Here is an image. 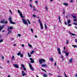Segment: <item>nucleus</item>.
Listing matches in <instances>:
<instances>
[{
  "instance_id": "1",
  "label": "nucleus",
  "mask_w": 77,
  "mask_h": 77,
  "mask_svg": "<svg viewBox=\"0 0 77 77\" xmlns=\"http://www.w3.org/2000/svg\"><path fill=\"white\" fill-rule=\"evenodd\" d=\"M38 21L40 23L41 29H44V27L43 26H42V23L41 22V21L39 19L38 20Z\"/></svg>"
},
{
  "instance_id": "2",
  "label": "nucleus",
  "mask_w": 77,
  "mask_h": 77,
  "mask_svg": "<svg viewBox=\"0 0 77 77\" xmlns=\"http://www.w3.org/2000/svg\"><path fill=\"white\" fill-rule=\"evenodd\" d=\"M22 18V20H23V23L25 24H26V25L27 26H28V23H27V20L25 19H23V18Z\"/></svg>"
},
{
  "instance_id": "3",
  "label": "nucleus",
  "mask_w": 77,
  "mask_h": 77,
  "mask_svg": "<svg viewBox=\"0 0 77 77\" xmlns=\"http://www.w3.org/2000/svg\"><path fill=\"white\" fill-rule=\"evenodd\" d=\"M39 62L40 64H41L42 63V62H45V60L44 59H40L39 60Z\"/></svg>"
},
{
  "instance_id": "4",
  "label": "nucleus",
  "mask_w": 77,
  "mask_h": 77,
  "mask_svg": "<svg viewBox=\"0 0 77 77\" xmlns=\"http://www.w3.org/2000/svg\"><path fill=\"white\" fill-rule=\"evenodd\" d=\"M18 12L19 13L20 15V16L21 18H24V17H23V14H22V13L20 12V10H18Z\"/></svg>"
},
{
  "instance_id": "5",
  "label": "nucleus",
  "mask_w": 77,
  "mask_h": 77,
  "mask_svg": "<svg viewBox=\"0 0 77 77\" xmlns=\"http://www.w3.org/2000/svg\"><path fill=\"white\" fill-rule=\"evenodd\" d=\"M29 67L30 68V69L32 70V71H34V69L33 68V67H32V65L30 63H29Z\"/></svg>"
},
{
  "instance_id": "6",
  "label": "nucleus",
  "mask_w": 77,
  "mask_h": 77,
  "mask_svg": "<svg viewBox=\"0 0 77 77\" xmlns=\"http://www.w3.org/2000/svg\"><path fill=\"white\" fill-rule=\"evenodd\" d=\"M22 75L23 76H24V75H26V73L24 72V71H22Z\"/></svg>"
},
{
  "instance_id": "7",
  "label": "nucleus",
  "mask_w": 77,
  "mask_h": 77,
  "mask_svg": "<svg viewBox=\"0 0 77 77\" xmlns=\"http://www.w3.org/2000/svg\"><path fill=\"white\" fill-rule=\"evenodd\" d=\"M13 66H14L15 68H19V66L17 64H14Z\"/></svg>"
},
{
  "instance_id": "8",
  "label": "nucleus",
  "mask_w": 77,
  "mask_h": 77,
  "mask_svg": "<svg viewBox=\"0 0 77 77\" xmlns=\"http://www.w3.org/2000/svg\"><path fill=\"white\" fill-rule=\"evenodd\" d=\"M8 32L7 33V35H9V33H12V31H10V30L9 29V28H8Z\"/></svg>"
},
{
  "instance_id": "9",
  "label": "nucleus",
  "mask_w": 77,
  "mask_h": 77,
  "mask_svg": "<svg viewBox=\"0 0 77 77\" xmlns=\"http://www.w3.org/2000/svg\"><path fill=\"white\" fill-rule=\"evenodd\" d=\"M30 60L31 61L30 62V63H35V61H34V60H33V59H32V58H30Z\"/></svg>"
},
{
  "instance_id": "10",
  "label": "nucleus",
  "mask_w": 77,
  "mask_h": 77,
  "mask_svg": "<svg viewBox=\"0 0 77 77\" xmlns=\"http://www.w3.org/2000/svg\"><path fill=\"white\" fill-rule=\"evenodd\" d=\"M10 23L11 24H16V23L12 21V20H11L10 21Z\"/></svg>"
},
{
  "instance_id": "11",
  "label": "nucleus",
  "mask_w": 77,
  "mask_h": 77,
  "mask_svg": "<svg viewBox=\"0 0 77 77\" xmlns=\"http://www.w3.org/2000/svg\"><path fill=\"white\" fill-rule=\"evenodd\" d=\"M64 53H66V56L68 57V54H69V53H68V52H66V51H64Z\"/></svg>"
},
{
  "instance_id": "12",
  "label": "nucleus",
  "mask_w": 77,
  "mask_h": 77,
  "mask_svg": "<svg viewBox=\"0 0 77 77\" xmlns=\"http://www.w3.org/2000/svg\"><path fill=\"white\" fill-rule=\"evenodd\" d=\"M42 66L43 67H47V65L46 64H42Z\"/></svg>"
},
{
  "instance_id": "13",
  "label": "nucleus",
  "mask_w": 77,
  "mask_h": 77,
  "mask_svg": "<svg viewBox=\"0 0 77 77\" xmlns=\"http://www.w3.org/2000/svg\"><path fill=\"white\" fill-rule=\"evenodd\" d=\"M49 60L50 61L53 62V57H51V58H50Z\"/></svg>"
},
{
  "instance_id": "14",
  "label": "nucleus",
  "mask_w": 77,
  "mask_h": 77,
  "mask_svg": "<svg viewBox=\"0 0 77 77\" xmlns=\"http://www.w3.org/2000/svg\"><path fill=\"white\" fill-rule=\"evenodd\" d=\"M58 19H59V22L60 23H61L62 22H61V20H60V16L58 17Z\"/></svg>"
},
{
  "instance_id": "15",
  "label": "nucleus",
  "mask_w": 77,
  "mask_h": 77,
  "mask_svg": "<svg viewBox=\"0 0 77 77\" xmlns=\"http://www.w3.org/2000/svg\"><path fill=\"white\" fill-rule=\"evenodd\" d=\"M0 23H2V24H5V21L3 20H1Z\"/></svg>"
},
{
  "instance_id": "16",
  "label": "nucleus",
  "mask_w": 77,
  "mask_h": 77,
  "mask_svg": "<svg viewBox=\"0 0 77 77\" xmlns=\"http://www.w3.org/2000/svg\"><path fill=\"white\" fill-rule=\"evenodd\" d=\"M9 21H11L12 20V17H9L8 19Z\"/></svg>"
},
{
  "instance_id": "17",
  "label": "nucleus",
  "mask_w": 77,
  "mask_h": 77,
  "mask_svg": "<svg viewBox=\"0 0 77 77\" xmlns=\"http://www.w3.org/2000/svg\"><path fill=\"white\" fill-rule=\"evenodd\" d=\"M4 27H5V26L4 25H2L1 27V26H0V28H1L2 29L3 28H4Z\"/></svg>"
},
{
  "instance_id": "18",
  "label": "nucleus",
  "mask_w": 77,
  "mask_h": 77,
  "mask_svg": "<svg viewBox=\"0 0 77 77\" xmlns=\"http://www.w3.org/2000/svg\"><path fill=\"white\" fill-rule=\"evenodd\" d=\"M71 20H68L67 21V23L68 24H69V23H71Z\"/></svg>"
},
{
  "instance_id": "19",
  "label": "nucleus",
  "mask_w": 77,
  "mask_h": 77,
  "mask_svg": "<svg viewBox=\"0 0 77 77\" xmlns=\"http://www.w3.org/2000/svg\"><path fill=\"white\" fill-rule=\"evenodd\" d=\"M69 62L70 63H72V59H71L69 60Z\"/></svg>"
},
{
  "instance_id": "20",
  "label": "nucleus",
  "mask_w": 77,
  "mask_h": 77,
  "mask_svg": "<svg viewBox=\"0 0 77 77\" xmlns=\"http://www.w3.org/2000/svg\"><path fill=\"white\" fill-rule=\"evenodd\" d=\"M63 5L65 6H68V3H64Z\"/></svg>"
},
{
  "instance_id": "21",
  "label": "nucleus",
  "mask_w": 77,
  "mask_h": 77,
  "mask_svg": "<svg viewBox=\"0 0 77 77\" xmlns=\"http://www.w3.org/2000/svg\"><path fill=\"white\" fill-rule=\"evenodd\" d=\"M70 35H72L73 36H75V35L74 34H73L71 33H69Z\"/></svg>"
},
{
  "instance_id": "22",
  "label": "nucleus",
  "mask_w": 77,
  "mask_h": 77,
  "mask_svg": "<svg viewBox=\"0 0 77 77\" xmlns=\"http://www.w3.org/2000/svg\"><path fill=\"white\" fill-rule=\"evenodd\" d=\"M35 52V51H32L30 53L31 54H33L34 53V52Z\"/></svg>"
},
{
  "instance_id": "23",
  "label": "nucleus",
  "mask_w": 77,
  "mask_h": 77,
  "mask_svg": "<svg viewBox=\"0 0 77 77\" xmlns=\"http://www.w3.org/2000/svg\"><path fill=\"white\" fill-rule=\"evenodd\" d=\"M57 50L58 51H60V48H58L57 49Z\"/></svg>"
},
{
  "instance_id": "24",
  "label": "nucleus",
  "mask_w": 77,
  "mask_h": 77,
  "mask_svg": "<svg viewBox=\"0 0 77 77\" xmlns=\"http://www.w3.org/2000/svg\"><path fill=\"white\" fill-rule=\"evenodd\" d=\"M33 11H36V9L35 7V6H34V9H33Z\"/></svg>"
},
{
  "instance_id": "25",
  "label": "nucleus",
  "mask_w": 77,
  "mask_h": 77,
  "mask_svg": "<svg viewBox=\"0 0 77 77\" xmlns=\"http://www.w3.org/2000/svg\"><path fill=\"white\" fill-rule=\"evenodd\" d=\"M43 76L45 77H47V75L46 74H43Z\"/></svg>"
},
{
  "instance_id": "26",
  "label": "nucleus",
  "mask_w": 77,
  "mask_h": 77,
  "mask_svg": "<svg viewBox=\"0 0 77 77\" xmlns=\"http://www.w3.org/2000/svg\"><path fill=\"white\" fill-rule=\"evenodd\" d=\"M17 55L18 56H20V55H21V52H18L17 54Z\"/></svg>"
},
{
  "instance_id": "27",
  "label": "nucleus",
  "mask_w": 77,
  "mask_h": 77,
  "mask_svg": "<svg viewBox=\"0 0 77 77\" xmlns=\"http://www.w3.org/2000/svg\"><path fill=\"white\" fill-rule=\"evenodd\" d=\"M72 47H73L74 48H75V47H77V46L76 45H72Z\"/></svg>"
},
{
  "instance_id": "28",
  "label": "nucleus",
  "mask_w": 77,
  "mask_h": 77,
  "mask_svg": "<svg viewBox=\"0 0 77 77\" xmlns=\"http://www.w3.org/2000/svg\"><path fill=\"white\" fill-rule=\"evenodd\" d=\"M69 2L70 3H74V2L73 1V0H70Z\"/></svg>"
},
{
  "instance_id": "29",
  "label": "nucleus",
  "mask_w": 77,
  "mask_h": 77,
  "mask_svg": "<svg viewBox=\"0 0 77 77\" xmlns=\"http://www.w3.org/2000/svg\"><path fill=\"white\" fill-rule=\"evenodd\" d=\"M28 56L29 57H32V55H30V54H29V53H28Z\"/></svg>"
},
{
  "instance_id": "30",
  "label": "nucleus",
  "mask_w": 77,
  "mask_h": 77,
  "mask_svg": "<svg viewBox=\"0 0 77 77\" xmlns=\"http://www.w3.org/2000/svg\"><path fill=\"white\" fill-rule=\"evenodd\" d=\"M15 58V57H14V56H13L11 59V60H13V59H14Z\"/></svg>"
},
{
  "instance_id": "31",
  "label": "nucleus",
  "mask_w": 77,
  "mask_h": 77,
  "mask_svg": "<svg viewBox=\"0 0 77 77\" xmlns=\"http://www.w3.org/2000/svg\"><path fill=\"white\" fill-rule=\"evenodd\" d=\"M21 66L22 68H24L25 67V66H24V65L23 64H22Z\"/></svg>"
},
{
  "instance_id": "32",
  "label": "nucleus",
  "mask_w": 77,
  "mask_h": 77,
  "mask_svg": "<svg viewBox=\"0 0 77 77\" xmlns=\"http://www.w3.org/2000/svg\"><path fill=\"white\" fill-rule=\"evenodd\" d=\"M23 54H21L20 55V57L22 58V57H23Z\"/></svg>"
},
{
  "instance_id": "33",
  "label": "nucleus",
  "mask_w": 77,
  "mask_h": 77,
  "mask_svg": "<svg viewBox=\"0 0 77 77\" xmlns=\"http://www.w3.org/2000/svg\"><path fill=\"white\" fill-rule=\"evenodd\" d=\"M9 30H10V29H11V30H12V29H13V28H12V27H10V28H9Z\"/></svg>"
},
{
  "instance_id": "34",
  "label": "nucleus",
  "mask_w": 77,
  "mask_h": 77,
  "mask_svg": "<svg viewBox=\"0 0 77 77\" xmlns=\"http://www.w3.org/2000/svg\"><path fill=\"white\" fill-rule=\"evenodd\" d=\"M46 9V11H48V8H47V7L46 6L45 7Z\"/></svg>"
},
{
  "instance_id": "35",
  "label": "nucleus",
  "mask_w": 77,
  "mask_h": 77,
  "mask_svg": "<svg viewBox=\"0 0 77 77\" xmlns=\"http://www.w3.org/2000/svg\"><path fill=\"white\" fill-rule=\"evenodd\" d=\"M3 41V40L2 39L0 40V42H2Z\"/></svg>"
},
{
  "instance_id": "36",
  "label": "nucleus",
  "mask_w": 77,
  "mask_h": 77,
  "mask_svg": "<svg viewBox=\"0 0 77 77\" xmlns=\"http://www.w3.org/2000/svg\"><path fill=\"white\" fill-rule=\"evenodd\" d=\"M61 59H62L63 60V56H62L61 57Z\"/></svg>"
},
{
  "instance_id": "37",
  "label": "nucleus",
  "mask_w": 77,
  "mask_h": 77,
  "mask_svg": "<svg viewBox=\"0 0 77 77\" xmlns=\"http://www.w3.org/2000/svg\"><path fill=\"white\" fill-rule=\"evenodd\" d=\"M27 21H28L29 24H30V21H29V20L28 19L27 20Z\"/></svg>"
},
{
  "instance_id": "38",
  "label": "nucleus",
  "mask_w": 77,
  "mask_h": 77,
  "mask_svg": "<svg viewBox=\"0 0 77 77\" xmlns=\"http://www.w3.org/2000/svg\"><path fill=\"white\" fill-rule=\"evenodd\" d=\"M4 24H8V21H6L5 22H4Z\"/></svg>"
},
{
  "instance_id": "39",
  "label": "nucleus",
  "mask_w": 77,
  "mask_h": 77,
  "mask_svg": "<svg viewBox=\"0 0 77 77\" xmlns=\"http://www.w3.org/2000/svg\"><path fill=\"white\" fill-rule=\"evenodd\" d=\"M45 29H47V26H46V24H45Z\"/></svg>"
},
{
  "instance_id": "40",
  "label": "nucleus",
  "mask_w": 77,
  "mask_h": 77,
  "mask_svg": "<svg viewBox=\"0 0 77 77\" xmlns=\"http://www.w3.org/2000/svg\"><path fill=\"white\" fill-rule=\"evenodd\" d=\"M32 16L33 17H34V18H36V16L35 15L33 14Z\"/></svg>"
},
{
  "instance_id": "41",
  "label": "nucleus",
  "mask_w": 77,
  "mask_h": 77,
  "mask_svg": "<svg viewBox=\"0 0 77 77\" xmlns=\"http://www.w3.org/2000/svg\"><path fill=\"white\" fill-rule=\"evenodd\" d=\"M77 19H74L73 20V21H76V22H77Z\"/></svg>"
},
{
  "instance_id": "42",
  "label": "nucleus",
  "mask_w": 77,
  "mask_h": 77,
  "mask_svg": "<svg viewBox=\"0 0 77 77\" xmlns=\"http://www.w3.org/2000/svg\"><path fill=\"white\" fill-rule=\"evenodd\" d=\"M73 17L74 18H75V19L77 18V17H75V16H73Z\"/></svg>"
},
{
  "instance_id": "43",
  "label": "nucleus",
  "mask_w": 77,
  "mask_h": 77,
  "mask_svg": "<svg viewBox=\"0 0 77 77\" xmlns=\"http://www.w3.org/2000/svg\"><path fill=\"white\" fill-rule=\"evenodd\" d=\"M28 45L29 46V47H32V45H30L29 44H28Z\"/></svg>"
},
{
  "instance_id": "44",
  "label": "nucleus",
  "mask_w": 77,
  "mask_h": 77,
  "mask_svg": "<svg viewBox=\"0 0 77 77\" xmlns=\"http://www.w3.org/2000/svg\"><path fill=\"white\" fill-rule=\"evenodd\" d=\"M69 43V42L68 41V40H67V42H66V44H68Z\"/></svg>"
},
{
  "instance_id": "45",
  "label": "nucleus",
  "mask_w": 77,
  "mask_h": 77,
  "mask_svg": "<svg viewBox=\"0 0 77 77\" xmlns=\"http://www.w3.org/2000/svg\"><path fill=\"white\" fill-rule=\"evenodd\" d=\"M2 59H4V57H3V55H2Z\"/></svg>"
},
{
  "instance_id": "46",
  "label": "nucleus",
  "mask_w": 77,
  "mask_h": 77,
  "mask_svg": "<svg viewBox=\"0 0 77 77\" xmlns=\"http://www.w3.org/2000/svg\"><path fill=\"white\" fill-rule=\"evenodd\" d=\"M58 54H61V52H60V51H58Z\"/></svg>"
},
{
  "instance_id": "47",
  "label": "nucleus",
  "mask_w": 77,
  "mask_h": 77,
  "mask_svg": "<svg viewBox=\"0 0 77 77\" xmlns=\"http://www.w3.org/2000/svg\"><path fill=\"white\" fill-rule=\"evenodd\" d=\"M42 71H45V72H46V71L43 69H42Z\"/></svg>"
},
{
  "instance_id": "48",
  "label": "nucleus",
  "mask_w": 77,
  "mask_h": 77,
  "mask_svg": "<svg viewBox=\"0 0 77 77\" xmlns=\"http://www.w3.org/2000/svg\"><path fill=\"white\" fill-rule=\"evenodd\" d=\"M35 3L36 4H37L38 3V1H35Z\"/></svg>"
},
{
  "instance_id": "49",
  "label": "nucleus",
  "mask_w": 77,
  "mask_h": 77,
  "mask_svg": "<svg viewBox=\"0 0 77 77\" xmlns=\"http://www.w3.org/2000/svg\"><path fill=\"white\" fill-rule=\"evenodd\" d=\"M18 36H19V37H20V36H21V34H18Z\"/></svg>"
},
{
  "instance_id": "50",
  "label": "nucleus",
  "mask_w": 77,
  "mask_h": 77,
  "mask_svg": "<svg viewBox=\"0 0 77 77\" xmlns=\"http://www.w3.org/2000/svg\"><path fill=\"white\" fill-rule=\"evenodd\" d=\"M68 26H72V25H71V24H69V25H68Z\"/></svg>"
},
{
  "instance_id": "51",
  "label": "nucleus",
  "mask_w": 77,
  "mask_h": 77,
  "mask_svg": "<svg viewBox=\"0 0 77 77\" xmlns=\"http://www.w3.org/2000/svg\"><path fill=\"white\" fill-rule=\"evenodd\" d=\"M23 70L24 71H26V68H23Z\"/></svg>"
},
{
  "instance_id": "52",
  "label": "nucleus",
  "mask_w": 77,
  "mask_h": 77,
  "mask_svg": "<svg viewBox=\"0 0 77 77\" xmlns=\"http://www.w3.org/2000/svg\"><path fill=\"white\" fill-rule=\"evenodd\" d=\"M65 25H67V23L66 22H65Z\"/></svg>"
},
{
  "instance_id": "53",
  "label": "nucleus",
  "mask_w": 77,
  "mask_h": 77,
  "mask_svg": "<svg viewBox=\"0 0 77 77\" xmlns=\"http://www.w3.org/2000/svg\"><path fill=\"white\" fill-rule=\"evenodd\" d=\"M31 30L32 32V33H33V29H31Z\"/></svg>"
},
{
  "instance_id": "54",
  "label": "nucleus",
  "mask_w": 77,
  "mask_h": 77,
  "mask_svg": "<svg viewBox=\"0 0 77 77\" xmlns=\"http://www.w3.org/2000/svg\"><path fill=\"white\" fill-rule=\"evenodd\" d=\"M63 14H65V10H63Z\"/></svg>"
},
{
  "instance_id": "55",
  "label": "nucleus",
  "mask_w": 77,
  "mask_h": 77,
  "mask_svg": "<svg viewBox=\"0 0 77 77\" xmlns=\"http://www.w3.org/2000/svg\"><path fill=\"white\" fill-rule=\"evenodd\" d=\"M22 47H24V45H22Z\"/></svg>"
},
{
  "instance_id": "56",
  "label": "nucleus",
  "mask_w": 77,
  "mask_h": 77,
  "mask_svg": "<svg viewBox=\"0 0 77 77\" xmlns=\"http://www.w3.org/2000/svg\"><path fill=\"white\" fill-rule=\"evenodd\" d=\"M30 7H31V8H32V5H31V4H30Z\"/></svg>"
},
{
  "instance_id": "57",
  "label": "nucleus",
  "mask_w": 77,
  "mask_h": 77,
  "mask_svg": "<svg viewBox=\"0 0 77 77\" xmlns=\"http://www.w3.org/2000/svg\"><path fill=\"white\" fill-rule=\"evenodd\" d=\"M7 63H9V60L7 61Z\"/></svg>"
},
{
  "instance_id": "58",
  "label": "nucleus",
  "mask_w": 77,
  "mask_h": 77,
  "mask_svg": "<svg viewBox=\"0 0 77 77\" xmlns=\"http://www.w3.org/2000/svg\"><path fill=\"white\" fill-rule=\"evenodd\" d=\"M10 11L11 13V14H12V11H11V10H10Z\"/></svg>"
},
{
  "instance_id": "59",
  "label": "nucleus",
  "mask_w": 77,
  "mask_h": 77,
  "mask_svg": "<svg viewBox=\"0 0 77 77\" xmlns=\"http://www.w3.org/2000/svg\"><path fill=\"white\" fill-rule=\"evenodd\" d=\"M64 50H65V47L64 46Z\"/></svg>"
},
{
  "instance_id": "60",
  "label": "nucleus",
  "mask_w": 77,
  "mask_h": 77,
  "mask_svg": "<svg viewBox=\"0 0 77 77\" xmlns=\"http://www.w3.org/2000/svg\"><path fill=\"white\" fill-rule=\"evenodd\" d=\"M5 32V30H3V31H2V33H3V32Z\"/></svg>"
},
{
  "instance_id": "61",
  "label": "nucleus",
  "mask_w": 77,
  "mask_h": 77,
  "mask_svg": "<svg viewBox=\"0 0 77 77\" xmlns=\"http://www.w3.org/2000/svg\"><path fill=\"white\" fill-rule=\"evenodd\" d=\"M75 41L76 42H77V39H75Z\"/></svg>"
},
{
  "instance_id": "62",
  "label": "nucleus",
  "mask_w": 77,
  "mask_h": 77,
  "mask_svg": "<svg viewBox=\"0 0 77 77\" xmlns=\"http://www.w3.org/2000/svg\"><path fill=\"white\" fill-rule=\"evenodd\" d=\"M8 77H11V76H10V75H8Z\"/></svg>"
},
{
  "instance_id": "63",
  "label": "nucleus",
  "mask_w": 77,
  "mask_h": 77,
  "mask_svg": "<svg viewBox=\"0 0 77 77\" xmlns=\"http://www.w3.org/2000/svg\"><path fill=\"white\" fill-rule=\"evenodd\" d=\"M56 65H57L56 63H55V66H56Z\"/></svg>"
},
{
  "instance_id": "64",
  "label": "nucleus",
  "mask_w": 77,
  "mask_h": 77,
  "mask_svg": "<svg viewBox=\"0 0 77 77\" xmlns=\"http://www.w3.org/2000/svg\"><path fill=\"white\" fill-rule=\"evenodd\" d=\"M35 38H37V36H36V35H35Z\"/></svg>"
}]
</instances>
